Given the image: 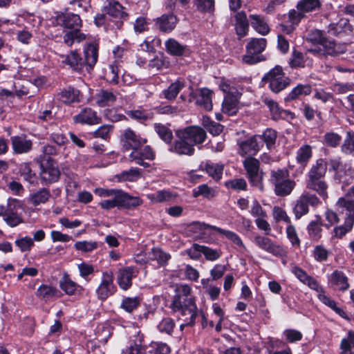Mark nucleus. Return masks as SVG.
I'll use <instances>...</instances> for the list:
<instances>
[{
  "label": "nucleus",
  "mask_w": 354,
  "mask_h": 354,
  "mask_svg": "<svg viewBox=\"0 0 354 354\" xmlns=\"http://www.w3.org/2000/svg\"><path fill=\"white\" fill-rule=\"evenodd\" d=\"M326 171V162L319 158L311 166L306 180V189L316 192L323 199L328 197V184L325 180Z\"/></svg>",
  "instance_id": "obj_1"
},
{
  "label": "nucleus",
  "mask_w": 354,
  "mask_h": 354,
  "mask_svg": "<svg viewBox=\"0 0 354 354\" xmlns=\"http://www.w3.org/2000/svg\"><path fill=\"white\" fill-rule=\"evenodd\" d=\"M192 288L187 284L177 285L175 289L176 295L174 297L171 308L174 313H178V317L190 315L188 324L193 322L194 318L196 317V306L192 298L188 297L191 293Z\"/></svg>",
  "instance_id": "obj_2"
},
{
  "label": "nucleus",
  "mask_w": 354,
  "mask_h": 354,
  "mask_svg": "<svg viewBox=\"0 0 354 354\" xmlns=\"http://www.w3.org/2000/svg\"><path fill=\"white\" fill-rule=\"evenodd\" d=\"M270 182L274 186V192L277 196L290 195L296 186V182L289 178L286 169H277L270 171Z\"/></svg>",
  "instance_id": "obj_3"
},
{
  "label": "nucleus",
  "mask_w": 354,
  "mask_h": 354,
  "mask_svg": "<svg viewBox=\"0 0 354 354\" xmlns=\"http://www.w3.org/2000/svg\"><path fill=\"white\" fill-rule=\"evenodd\" d=\"M267 45V40L264 38H252L247 44L246 54L243 56L242 62L247 64H255L265 60L262 52Z\"/></svg>",
  "instance_id": "obj_4"
},
{
  "label": "nucleus",
  "mask_w": 354,
  "mask_h": 354,
  "mask_svg": "<svg viewBox=\"0 0 354 354\" xmlns=\"http://www.w3.org/2000/svg\"><path fill=\"white\" fill-rule=\"evenodd\" d=\"M262 82L268 84L270 89L275 93L283 90L290 84L289 78L286 77L282 68L279 66H276L265 74Z\"/></svg>",
  "instance_id": "obj_5"
},
{
  "label": "nucleus",
  "mask_w": 354,
  "mask_h": 354,
  "mask_svg": "<svg viewBox=\"0 0 354 354\" xmlns=\"http://www.w3.org/2000/svg\"><path fill=\"white\" fill-rule=\"evenodd\" d=\"M21 207L19 200L9 198L7 204L0 205V216L10 227H14L23 222L22 218L18 214V210Z\"/></svg>",
  "instance_id": "obj_6"
},
{
  "label": "nucleus",
  "mask_w": 354,
  "mask_h": 354,
  "mask_svg": "<svg viewBox=\"0 0 354 354\" xmlns=\"http://www.w3.org/2000/svg\"><path fill=\"white\" fill-rule=\"evenodd\" d=\"M320 203L319 199L315 194L304 192L295 201L292 209L295 218L299 219L309 212V206L315 207Z\"/></svg>",
  "instance_id": "obj_7"
},
{
  "label": "nucleus",
  "mask_w": 354,
  "mask_h": 354,
  "mask_svg": "<svg viewBox=\"0 0 354 354\" xmlns=\"http://www.w3.org/2000/svg\"><path fill=\"white\" fill-rule=\"evenodd\" d=\"M124 7L116 0H110L104 5L102 11L105 12L109 18L115 19V26L112 28L119 29L123 26V20L127 17Z\"/></svg>",
  "instance_id": "obj_8"
},
{
  "label": "nucleus",
  "mask_w": 354,
  "mask_h": 354,
  "mask_svg": "<svg viewBox=\"0 0 354 354\" xmlns=\"http://www.w3.org/2000/svg\"><path fill=\"white\" fill-rule=\"evenodd\" d=\"M254 243L262 250H264L277 257H284L287 255L286 249L281 245L270 238L264 236L257 235L254 236Z\"/></svg>",
  "instance_id": "obj_9"
},
{
  "label": "nucleus",
  "mask_w": 354,
  "mask_h": 354,
  "mask_svg": "<svg viewBox=\"0 0 354 354\" xmlns=\"http://www.w3.org/2000/svg\"><path fill=\"white\" fill-rule=\"evenodd\" d=\"M155 157L156 153L152 148L149 145H146L131 150L129 156V160L147 168L149 167L150 165L145 162V160H153L155 159Z\"/></svg>",
  "instance_id": "obj_10"
},
{
  "label": "nucleus",
  "mask_w": 354,
  "mask_h": 354,
  "mask_svg": "<svg viewBox=\"0 0 354 354\" xmlns=\"http://www.w3.org/2000/svg\"><path fill=\"white\" fill-rule=\"evenodd\" d=\"M120 142L122 148L128 151L143 146L147 142V140L141 138L131 129L127 128L121 132Z\"/></svg>",
  "instance_id": "obj_11"
},
{
  "label": "nucleus",
  "mask_w": 354,
  "mask_h": 354,
  "mask_svg": "<svg viewBox=\"0 0 354 354\" xmlns=\"http://www.w3.org/2000/svg\"><path fill=\"white\" fill-rule=\"evenodd\" d=\"M191 227H192V228H194V229L198 230L200 231L205 230L207 229L213 230L217 232L218 233H219L220 234L223 235L225 238H227L228 240L232 241L236 245L242 247V248H245V245H244L241 237L237 234H236L235 232H234L232 231L224 230V229H222L221 227H216L214 225H211L209 224H206L204 223H200V222L194 223L191 225Z\"/></svg>",
  "instance_id": "obj_12"
},
{
  "label": "nucleus",
  "mask_w": 354,
  "mask_h": 354,
  "mask_svg": "<svg viewBox=\"0 0 354 354\" xmlns=\"http://www.w3.org/2000/svg\"><path fill=\"white\" fill-rule=\"evenodd\" d=\"M181 138L186 139L194 147V145L202 144L206 139L205 131L200 127L191 126L178 130Z\"/></svg>",
  "instance_id": "obj_13"
},
{
  "label": "nucleus",
  "mask_w": 354,
  "mask_h": 354,
  "mask_svg": "<svg viewBox=\"0 0 354 354\" xmlns=\"http://www.w3.org/2000/svg\"><path fill=\"white\" fill-rule=\"evenodd\" d=\"M259 161L252 157L245 158L243 166L247 171L248 178L254 186H261L263 174L259 171Z\"/></svg>",
  "instance_id": "obj_14"
},
{
  "label": "nucleus",
  "mask_w": 354,
  "mask_h": 354,
  "mask_svg": "<svg viewBox=\"0 0 354 354\" xmlns=\"http://www.w3.org/2000/svg\"><path fill=\"white\" fill-rule=\"evenodd\" d=\"M115 292L113 284V274L111 271H106L102 273V281L96 290L97 297L105 300Z\"/></svg>",
  "instance_id": "obj_15"
},
{
  "label": "nucleus",
  "mask_w": 354,
  "mask_h": 354,
  "mask_svg": "<svg viewBox=\"0 0 354 354\" xmlns=\"http://www.w3.org/2000/svg\"><path fill=\"white\" fill-rule=\"evenodd\" d=\"M318 52L317 49H309L303 53L298 50H294L292 53V57L290 59V65L291 67H312L313 59L310 57V54L317 55Z\"/></svg>",
  "instance_id": "obj_16"
},
{
  "label": "nucleus",
  "mask_w": 354,
  "mask_h": 354,
  "mask_svg": "<svg viewBox=\"0 0 354 354\" xmlns=\"http://www.w3.org/2000/svg\"><path fill=\"white\" fill-rule=\"evenodd\" d=\"M261 138L257 135L241 142L239 144V153L241 156L245 155L254 156L257 154L262 147Z\"/></svg>",
  "instance_id": "obj_17"
},
{
  "label": "nucleus",
  "mask_w": 354,
  "mask_h": 354,
  "mask_svg": "<svg viewBox=\"0 0 354 354\" xmlns=\"http://www.w3.org/2000/svg\"><path fill=\"white\" fill-rule=\"evenodd\" d=\"M41 180L45 184H50L57 181L60 176V171L57 165L49 160L46 165L41 164Z\"/></svg>",
  "instance_id": "obj_18"
},
{
  "label": "nucleus",
  "mask_w": 354,
  "mask_h": 354,
  "mask_svg": "<svg viewBox=\"0 0 354 354\" xmlns=\"http://www.w3.org/2000/svg\"><path fill=\"white\" fill-rule=\"evenodd\" d=\"M62 64L67 65L72 71L81 73L86 68L84 59L76 50H71L67 55H60Z\"/></svg>",
  "instance_id": "obj_19"
},
{
  "label": "nucleus",
  "mask_w": 354,
  "mask_h": 354,
  "mask_svg": "<svg viewBox=\"0 0 354 354\" xmlns=\"http://www.w3.org/2000/svg\"><path fill=\"white\" fill-rule=\"evenodd\" d=\"M57 24L64 28L71 30H80L82 22L78 15L73 13H62L57 17Z\"/></svg>",
  "instance_id": "obj_20"
},
{
  "label": "nucleus",
  "mask_w": 354,
  "mask_h": 354,
  "mask_svg": "<svg viewBox=\"0 0 354 354\" xmlns=\"http://www.w3.org/2000/svg\"><path fill=\"white\" fill-rule=\"evenodd\" d=\"M177 140L170 146L169 150L171 152L178 155L192 156L194 153L195 149L186 139L181 138L180 133L177 130L176 131Z\"/></svg>",
  "instance_id": "obj_21"
},
{
  "label": "nucleus",
  "mask_w": 354,
  "mask_h": 354,
  "mask_svg": "<svg viewBox=\"0 0 354 354\" xmlns=\"http://www.w3.org/2000/svg\"><path fill=\"white\" fill-rule=\"evenodd\" d=\"M14 153L21 154L30 152L32 148V142L26 136H15L10 138Z\"/></svg>",
  "instance_id": "obj_22"
},
{
  "label": "nucleus",
  "mask_w": 354,
  "mask_h": 354,
  "mask_svg": "<svg viewBox=\"0 0 354 354\" xmlns=\"http://www.w3.org/2000/svg\"><path fill=\"white\" fill-rule=\"evenodd\" d=\"M320 45L322 48H319L318 50L317 49L318 52L317 55L322 54L335 57L344 53L346 50L344 46L336 44L333 40H330L327 38L322 40V43Z\"/></svg>",
  "instance_id": "obj_23"
},
{
  "label": "nucleus",
  "mask_w": 354,
  "mask_h": 354,
  "mask_svg": "<svg viewBox=\"0 0 354 354\" xmlns=\"http://www.w3.org/2000/svg\"><path fill=\"white\" fill-rule=\"evenodd\" d=\"M73 120L76 123L93 125L99 124L101 121V118L92 109L84 108L80 111L79 114L74 116Z\"/></svg>",
  "instance_id": "obj_24"
},
{
  "label": "nucleus",
  "mask_w": 354,
  "mask_h": 354,
  "mask_svg": "<svg viewBox=\"0 0 354 354\" xmlns=\"http://www.w3.org/2000/svg\"><path fill=\"white\" fill-rule=\"evenodd\" d=\"M328 284L333 288L344 292L350 286L348 277L340 270H335L328 276Z\"/></svg>",
  "instance_id": "obj_25"
},
{
  "label": "nucleus",
  "mask_w": 354,
  "mask_h": 354,
  "mask_svg": "<svg viewBox=\"0 0 354 354\" xmlns=\"http://www.w3.org/2000/svg\"><path fill=\"white\" fill-rule=\"evenodd\" d=\"M249 21L252 28L263 36L267 35L270 31L268 20L263 15L257 14L250 15H249Z\"/></svg>",
  "instance_id": "obj_26"
},
{
  "label": "nucleus",
  "mask_w": 354,
  "mask_h": 354,
  "mask_svg": "<svg viewBox=\"0 0 354 354\" xmlns=\"http://www.w3.org/2000/svg\"><path fill=\"white\" fill-rule=\"evenodd\" d=\"M295 276L304 284L317 292L322 290V286L312 277L309 276L304 270L297 266H293L291 269Z\"/></svg>",
  "instance_id": "obj_27"
},
{
  "label": "nucleus",
  "mask_w": 354,
  "mask_h": 354,
  "mask_svg": "<svg viewBox=\"0 0 354 354\" xmlns=\"http://www.w3.org/2000/svg\"><path fill=\"white\" fill-rule=\"evenodd\" d=\"M117 94L113 91L101 89L95 94L94 99L97 106L104 107L112 105L116 101Z\"/></svg>",
  "instance_id": "obj_28"
},
{
  "label": "nucleus",
  "mask_w": 354,
  "mask_h": 354,
  "mask_svg": "<svg viewBox=\"0 0 354 354\" xmlns=\"http://www.w3.org/2000/svg\"><path fill=\"white\" fill-rule=\"evenodd\" d=\"M196 104L206 111L212 109V92L207 88H201L195 95Z\"/></svg>",
  "instance_id": "obj_29"
},
{
  "label": "nucleus",
  "mask_w": 354,
  "mask_h": 354,
  "mask_svg": "<svg viewBox=\"0 0 354 354\" xmlns=\"http://www.w3.org/2000/svg\"><path fill=\"white\" fill-rule=\"evenodd\" d=\"M136 271L133 267H127L120 269L118 271L117 278L119 286L124 290L129 289L132 284V278L136 277Z\"/></svg>",
  "instance_id": "obj_30"
},
{
  "label": "nucleus",
  "mask_w": 354,
  "mask_h": 354,
  "mask_svg": "<svg viewBox=\"0 0 354 354\" xmlns=\"http://www.w3.org/2000/svg\"><path fill=\"white\" fill-rule=\"evenodd\" d=\"M60 288L68 295H73L80 292L83 288L81 286L73 281L68 274L64 273L59 282Z\"/></svg>",
  "instance_id": "obj_31"
},
{
  "label": "nucleus",
  "mask_w": 354,
  "mask_h": 354,
  "mask_svg": "<svg viewBox=\"0 0 354 354\" xmlns=\"http://www.w3.org/2000/svg\"><path fill=\"white\" fill-rule=\"evenodd\" d=\"M235 30L239 38L245 37L249 30V18L243 11L238 12L235 16Z\"/></svg>",
  "instance_id": "obj_32"
},
{
  "label": "nucleus",
  "mask_w": 354,
  "mask_h": 354,
  "mask_svg": "<svg viewBox=\"0 0 354 354\" xmlns=\"http://www.w3.org/2000/svg\"><path fill=\"white\" fill-rule=\"evenodd\" d=\"M98 58V45L89 44L84 48V63L86 69L89 71L95 66Z\"/></svg>",
  "instance_id": "obj_33"
},
{
  "label": "nucleus",
  "mask_w": 354,
  "mask_h": 354,
  "mask_svg": "<svg viewBox=\"0 0 354 354\" xmlns=\"http://www.w3.org/2000/svg\"><path fill=\"white\" fill-rule=\"evenodd\" d=\"M57 98L65 104H71L80 101V92L73 87H67L57 93Z\"/></svg>",
  "instance_id": "obj_34"
},
{
  "label": "nucleus",
  "mask_w": 354,
  "mask_h": 354,
  "mask_svg": "<svg viewBox=\"0 0 354 354\" xmlns=\"http://www.w3.org/2000/svg\"><path fill=\"white\" fill-rule=\"evenodd\" d=\"M201 167L214 180L218 181L221 179L224 169V165L223 164L207 161L205 163H202Z\"/></svg>",
  "instance_id": "obj_35"
},
{
  "label": "nucleus",
  "mask_w": 354,
  "mask_h": 354,
  "mask_svg": "<svg viewBox=\"0 0 354 354\" xmlns=\"http://www.w3.org/2000/svg\"><path fill=\"white\" fill-rule=\"evenodd\" d=\"M177 24V18L173 15H163L157 19L156 25L158 28L165 32H171Z\"/></svg>",
  "instance_id": "obj_36"
},
{
  "label": "nucleus",
  "mask_w": 354,
  "mask_h": 354,
  "mask_svg": "<svg viewBox=\"0 0 354 354\" xmlns=\"http://www.w3.org/2000/svg\"><path fill=\"white\" fill-rule=\"evenodd\" d=\"M178 195L169 190L163 189L148 195V198L153 203L174 202Z\"/></svg>",
  "instance_id": "obj_37"
},
{
  "label": "nucleus",
  "mask_w": 354,
  "mask_h": 354,
  "mask_svg": "<svg viewBox=\"0 0 354 354\" xmlns=\"http://www.w3.org/2000/svg\"><path fill=\"white\" fill-rule=\"evenodd\" d=\"M337 206L342 209V212L344 209L346 212H351V216H354V185L344 197L339 198Z\"/></svg>",
  "instance_id": "obj_38"
},
{
  "label": "nucleus",
  "mask_w": 354,
  "mask_h": 354,
  "mask_svg": "<svg viewBox=\"0 0 354 354\" xmlns=\"http://www.w3.org/2000/svg\"><path fill=\"white\" fill-rule=\"evenodd\" d=\"M346 214L347 217L345 219L344 224L343 225L336 227L333 229V238L341 239L346 233L351 230L354 224V216H351V212H346Z\"/></svg>",
  "instance_id": "obj_39"
},
{
  "label": "nucleus",
  "mask_w": 354,
  "mask_h": 354,
  "mask_svg": "<svg viewBox=\"0 0 354 354\" xmlns=\"http://www.w3.org/2000/svg\"><path fill=\"white\" fill-rule=\"evenodd\" d=\"M184 87L185 82L183 80H177L171 83L167 88L164 89L162 91V95L167 100H174Z\"/></svg>",
  "instance_id": "obj_40"
},
{
  "label": "nucleus",
  "mask_w": 354,
  "mask_h": 354,
  "mask_svg": "<svg viewBox=\"0 0 354 354\" xmlns=\"http://www.w3.org/2000/svg\"><path fill=\"white\" fill-rule=\"evenodd\" d=\"M165 44L167 52L174 56H182L187 50L186 46L180 44L173 38L167 39Z\"/></svg>",
  "instance_id": "obj_41"
},
{
  "label": "nucleus",
  "mask_w": 354,
  "mask_h": 354,
  "mask_svg": "<svg viewBox=\"0 0 354 354\" xmlns=\"http://www.w3.org/2000/svg\"><path fill=\"white\" fill-rule=\"evenodd\" d=\"M120 196V207L131 208L140 206L142 203V199L138 196H132L121 190Z\"/></svg>",
  "instance_id": "obj_42"
},
{
  "label": "nucleus",
  "mask_w": 354,
  "mask_h": 354,
  "mask_svg": "<svg viewBox=\"0 0 354 354\" xmlns=\"http://www.w3.org/2000/svg\"><path fill=\"white\" fill-rule=\"evenodd\" d=\"M222 111L228 115H235L238 111V100L234 95H227L222 104Z\"/></svg>",
  "instance_id": "obj_43"
},
{
  "label": "nucleus",
  "mask_w": 354,
  "mask_h": 354,
  "mask_svg": "<svg viewBox=\"0 0 354 354\" xmlns=\"http://www.w3.org/2000/svg\"><path fill=\"white\" fill-rule=\"evenodd\" d=\"M312 147L308 145L301 146L297 151L296 160L303 167H306L312 158Z\"/></svg>",
  "instance_id": "obj_44"
},
{
  "label": "nucleus",
  "mask_w": 354,
  "mask_h": 354,
  "mask_svg": "<svg viewBox=\"0 0 354 354\" xmlns=\"http://www.w3.org/2000/svg\"><path fill=\"white\" fill-rule=\"evenodd\" d=\"M311 91L312 88L309 84H299L289 93L286 100H294L301 96L308 95Z\"/></svg>",
  "instance_id": "obj_45"
},
{
  "label": "nucleus",
  "mask_w": 354,
  "mask_h": 354,
  "mask_svg": "<svg viewBox=\"0 0 354 354\" xmlns=\"http://www.w3.org/2000/svg\"><path fill=\"white\" fill-rule=\"evenodd\" d=\"M85 38V35L80 30L67 31L63 36L64 43L68 46H71L75 42H81Z\"/></svg>",
  "instance_id": "obj_46"
},
{
  "label": "nucleus",
  "mask_w": 354,
  "mask_h": 354,
  "mask_svg": "<svg viewBox=\"0 0 354 354\" xmlns=\"http://www.w3.org/2000/svg\"><path fill=\"white\" fill-rule=\"evenodd\" d=\"M261 138L262 142V147L263 143H266V147L268 149H271L274 147L277 133V131L272 129H267L262 135H257Z\"/></svg>",
  "instance_id": "obj_47"
},
{
  "label": "nucleus",
  "mask_w": 354,
  "mask_h": 354,
  "mask_svg": "<svg viewBox=\"0 0 354 354\" xmlns=\"http://www.w3.org/2000/svg\"><path fill=\"white\" fill-rule=\"evenodd\" d=\"M153 127L156 133L165 142H171L173 138V133L169 127L160 123H155Z\"/></svg>",
  "instance_id": "obj_48"
},
{
  "label": "nucleus",
  "mask_w": 354,
  "mask_h": 354,
  "mask_svg": "<svg viewBox=\"0 0 354 354\" xmlns=\"http://www.w3.org/2000/svg\"><path fill=\"white\" fill-rule=\"evenodd\" d=\"M143 335L138 333L136 340L131 341L129 346L122 351L121 354H140L142 353V343Z\"/></svg>",
  "instance_id": "obj_49"
},
{
  "label": "nucleus",
  "mask_w": 354,
  "mask_h": 354,
  "mask_svg": "<svg viewBox=\"0 0 354 354\" xmlns=\"http://www.w3.org/2000/svg\"><path fill=\"white\" fill-rule=\"evenodd\" d=\"M50 197V191L46 188H41L31 196L30 201L32 205L37 206L41 203H46Z\"/></svg>",
  "instance_id": "obj_50"
},
{
  "label": "nucleus",
  "mask_w": 354,
  "mask_h": 354,
  "mask_svg": "<svg viewBox=\"0 0 354 354\" xmlns=\"http://www.w3.org/2000/svg\"><path fill=\"white\" fill-rule=\"evenodd\" d=\"M120 66L118 64H112L109 66L105 72V79L110 84H117L119 80Z\"/></svg>",
  "instance_id": "obj_51"
},
{
  "label": "nucleus",
  "mask_w": 354,
  "mask_h": 354,
  "mask_svg": "<svg viewBox=\"0 0 354 354\" xmlns=\"http://www.w3.org/2000/svg\"><path fill=\"white\" fill-rule=\"evenodd\" d=\"M117 176L120 181L134 182L140 178V170L138 168H131L129 170L122 171Z\"/></svg>",
  "instance_id": "obj_52"
},
{
  "label": "nucleus",
  "mask_w": 354,
  "mask_h": 354,
  "mask_svg": "<svg viewBox=\"0 0 354 354\" xmlns=\"http://www.w3.org/2000/svg\"><path fill=\"white\" fill-rule=\"evenodd\" d=\"M320 6L319 0H301L297 3V8L304 12H308L319 8Z\"/></svg>",
  "instance_id": "obj_53"
},
{
  "label": "nucleus",
  "mask_w": 354,
  "mask_h": 354,
  "mask_svg": "<svg viewBox=\"0 0 354 354\" xmlns=\"http://www.w3.org/2000/svg\"><path fill=\"white\" fill-rule=\"evenodd\" d=\"M308 233L310 238L319 240L322 236V223L320 221H313L307 227Z\"/></svg>",
  "instance_id": "obj_54"
},
{
  "label": "nucleus",
  "mask_w": 354,
  "mask_h": 354,
  "mask_svg": "<svg viewBox=\"0 0 354 354\" xmlns=\"http://www.w3.org/2000/svg\"><path fill=\"white\" fill-rule=\"evenodd\" d=\"M342 137L337 133L327 132L323 137V143L330 147L335 148L340 144Z\"/></svg>",
  "instance_id": "obj_55"
},
{
  "label": "nucleus",
  "mask_w": 354,
  "mask_h": 354,
  "mask_svg": "<svg viewBox=\"0 0 354 354\" xmlns=\"http://www.w3.org/2000/svg\"><path fill=\"white\" fill-rule=\"evenodd\" d=\"M19 171L24 178L30 184H34L36 181V175L32 172L30 165L27 162H23L19 165Z\"/></svg>",
  "instance_id": "obj_56"
},
{
  "label": "nucleus",
  "mask_w": 354,
  "mask_h": 354,
  "mask_svg": "<svg viewBox=\"0 0 354 354\" xmlns=\"http://www.w3.org/2000/svg\"><path fill=\"white\" fill-rule=\"evenodd\" d=\"M175 327L174 321L169 317L163 318L158 324V330L162 333L171 335Z\"/></svg>",
  "instance_id": "obj_57"
},
{
  "label": "nucleus",
  "mask_w": 354,
  "mask_h": 354,
  "mask_svg": "<svg viewBox=\"0 0 354 354\" xmlns=\"http://www.w3.org/2000/svg\"><path fill=\"white\" fill-rule=\"evenodd\" d=\"M57 289L53 286L48 285H41L37 290V295L42 299H48L55 295L57 293Z\"/></svg>",
  "instance_id": "obj_58"
},
{
  "label": "nucleus",
  "mask_w": 354,
  "mask_h": 354,
  "mask_svg": "<svg viewBox=\"0 0 354 354\" xmlns=\"http://www.w3.org/2000/svg\"><path fill=\"white\" fill-rule=\"evenodd\" d=\"M225 185L228 189L238 192L246 190L248 187L245 180L241 178L226 181Z\"/></svg>",
  "instance_id": "obj_59"
},
{
  "label": "nucleus",
  "mask_w": 354,
  "mask_h": 354,
  "mask_svg": "<svg viewBox=\"0 0 354 354\" xmlns=\"http://www.w3.org/2000/svg\"><path fill=\"white\" fill-rule=\"evenodd\" d=\"M342 151L346 154L354 152V133L348 131L342 145Z\"/></svg>",
  "instance_id": "obj_60"
},
{
  "label": "nucleus",
  "mask_w": 354,
  "mask_h": 354,
  "mask_svg": "<svg viewBox=\"0 0 354 354\" xmlns=\"http://www.w3.org/2000/svg\"><path fill=\"white\" fill-rule=\"evenodd\" d=\"M140 299L137 297L133 298L125 297L122 299L121 303V308L127 312L131 313L134 309L138 308V306L140 305Z\"/></svg>",
  "instance_id": "obj_61"
},
{
  "label": "nucleus",
  "mask_w": 354,
  "mask_h": 354,
  "mask_svg": "<svg viewBox=\"0 0 354 354\" xmlns=\"http://www.w3.org/2000/svg\"><path fill=\"white\" fill-rule=\"evenodd\" d=\"M150 354H169L170 348L165 343L152 342L149 347Z\"/></svg>",
  "instance_id": "obj_62"
},
{
  "label": "nucleus",
  "mask_w": 354,
  "mask_h": 354,
  "mask_svg": "<svg viewBox=\"0 0 354 354\" xmlns=\"http://www.w3.org/2000/svg\"><path fill=\"white\" fill-rule=\"evenodd\" d=\"M15 245L19 248L21 252L30 251L34 246L33 239L29 236H24L16 239Z\"/></svg>",
  "instance_id": "obj_63"
},
{
  "label": "nucleus",
  "mask_w": 354,
  "mask_h": 354,
  "mask_svg": "<svg viewBox=\"0 0 354 354\" xmlns=\"http://www.w3.org/2000/svg\"><path fill=\"white\" fill-rule=\"evenodd\" d=\"M339 348L341 351H350L354 348V331H348L347 336L342 339Z\"/></svg>",
  "instance_id": "obj_64"
}]
</instances>
